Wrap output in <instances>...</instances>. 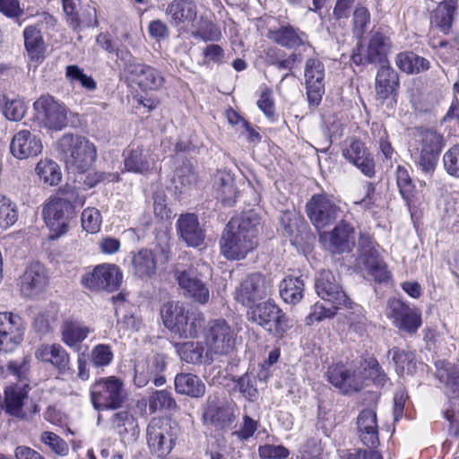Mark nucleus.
Masks as SVG:
<instances>
[{
	"label": "nucleus",
	"instance_id": "obj_1",
	"mask_svg": "<svg viewBox=\"0 0 459 459\" xmlns=\"http://www.w3.org/2000/svg\"><path fill=\"white\" fill-rule=\"evenodd\" d=\"M260 217L248 211L232 218L226 225L221 240V253L228 260H241L258 245Z\"/></svg>",
	"mask_w": 459,
	"mask_h": 459
},
{
	"label": "nucleus",
	"instance_id": "obj_2",
	"mask_svg": "<svg viewBox=\"0 0 459 459\" xmlns=\"http://www.w3.org/2000/svg\"><path fill=\"white\" fill-rule=\"evenodd\" d=\"M83 204L84 198L75 191L62 192L60 195L48 199L43 209V218L51 232V238L67 232L69 222L75 215V207Z\"/></svg>",
	"mask_w": 459,
	"mask_h": 459
},
{
	"label": "nucleus",
	"instance_id": "obj_3",
	"mask_svg": "<svg viewBox=\"0 0 459 459\" xmlns=\"http://www.w3.org/2000/svg\"><path fill=\"white\" fill-rule=\"evenodd\" d=\"M56 149L69 173H85L97 157L94 143L79 134H65L58 140Z\"/></svg>",
	"mask_w": 459,
	"mask_h": 459
},
{
	"label": "nucleus",
	"instance_id": "obj_4",
	"mask_svg": "<svg viewBox=\"0 0 459 459\" xmlns=\"http://www.w3.org/2000/svg\"><path fill=\"white\" fill-rule=\"evenodd\" d=\"M90 395L97 411L119 409L128 397L124 381L117 376L101 377L95 380L91 386Z\"/></svg>",
	"mask_w": 459,
	"mask_h": 459
},
{
	"label": "nucleus",
	"instance_id": "obj_5",
	"mask_svg": "<svg viewBox=\"0 0 459 459\" xmlns=\"http://www.w3.org/2000/svg\"><path fill=\"white\" fill-rule=\"evenodd\" d=\"M414 143L411 156L417 166L426 174L433 173L444 145L443 136L431 129H420L415 134Z\"/></svg>",
	"mask_w": 459,
	"mask_h": 459
},
{
	"label": "nucleus",
	"instance_id": "obj_6",
	"mask_svg": "<svg viewBox=\"0 0 459 459\" xmlns=\"http://www.w3.org/2000/svg\"><path fill=\"white\" fill-rule=\"evenodd\" d=\"M179 427L169 419L154 418L146 429L147 444L151 453L158 457L168 455L179 435Z\"/></svg>",
	"mask_w": 459,
	"mask_h": 459
},
{
	"label": "nucleus",
	"instance_id": "obj_7",
	"mask_svg": "<svg viewBox=\"0 0 459 459\" xmlns=\"http://www.w3.org/2000/svg\"><path fill=\"white\" fill-rule=\"evenodd\" d=\"M248 308V320L269 332L282 335L292 326L288 316L274 303H255Z\"/></svg>",
	"mask_w": 459,
	"mask_h": 459
},
{
	"label": "nucleus",
	"instance_id": "obj_8",
	"mask_svg": "<svg viewBox=\"0 0 459 459\" xmlns=\"http://www.w3.org/2000/svg\"><path fill=\"white\" fill-rule=\"evenodd\" d=\"M205 345L212 355H227L233 351L236 333L224 319L211 320L204 328Z\"/></svg>",
	"mask_w": 459,
	"mask_h": 459
},
{
	"label": "nucleus",
	"instance_id": "obj_9",
	"mask_svg": "<svg viewBox=\"0 0 459 459\" xmlns=\"http://www.w3.org/2000/svg\"><path fill=\"white\" fill-rule=\"evenodd\" d=\"M273 284L261 273H251L245 277L236 288L235 299L247 307L270 296Z\"/></svg>",
	"mask_w": 459,
	"mask_h": 459
},
{
	"label": "nucleus",
	"instance_id": "obj_10",
	"mask_svg": "<svg viewBox=\"0 0 459 459\" xmlns=\"http://www.w3.org/2000/svg\"><path fill=\"white\" fill-rule=\"evenodd\" d=\"M123 273L118 266L110 264H99L92 272L85 273L82 284L93 291L107 290L113 292L119 289Z\"/></svg>",
	"mask_w": 459,
	"mask_h": 459
},
{
	"label": "nucleus",
	"instance_id": "obj_11",
	"mask_svg": "<svg viewBox=\"0 0 459 459\" xmlns=\"http://www.w3.org/2000/svg\"><path fill=\"white\" fill-rule=\"evenodd\" d=\"M359 264L371 275L376 281L382 282L389 278L386 265L379 255V247L375 244L369 235L359 238Z\"/></svg>",
	"mask_w": 459,
	"mask_h": 459
},
{
	"label": "nucleus",
	"instance_id": "obj_12",
	"mask_svg": "<svg viewBox=\"0 0 459 459\" xmlns=\"http://www.w3.org/2000/svg\"><path fill=\"white\" fill-rule=\"evenodd\" d=\"M38 118L45 127L61 131L67 126V108L50 95H43L34 102Z\"/></svg>",
	"mask_w": 459,
	"mask_h": 459
},
{
	"label": "nucleus",
	"instance_id": "obj_13",
	"mask_svg": "<svg viewBox=\"0 0 459 459\" xmlns=\"http://www.w3.org/2000/svg\"><path fill=\"white\" fill-rule=\"evenodd\" d=\"M306 211L311 223L317 229L332 224L340 215V207L327 195H315L307 203Z\"/></svg>",
	"mask_w": 459,
	"mask_h": 459
},
{
	"label": "nucleus",
	"instance_id": "obj_14",
	"mask_svg": "<svg viewBox=\"0 0 459 459\" xmlns=\"http://www.w3.org/2000/svg\"><path fill=\"white\" fill-rule=\"evenodd\" d=\"M24 333V322L19 315L0 312V351L13 352L22 342Z\"/></svg>",
	"mask_w": 459,
	"mask_h": 459
},
{
	"label": "nucleus",
	"instance_id": "obj_15",
	"mask_svg": "<svg viewBox=\"0 0 459 459\" xmlns=\"http://www.w3.org/2000/svg\"><path fill=\"white\" fill-rule=\"evenodd\" d=\"M29 385L9 386L4 392L5 411L20 420H27L31 414L39 411V406L28 395Z\"/></svg>",
	"mask_w": 459,
	"mask_h": 459
},
{
	"label": "nucleus",
	"instance_id": "obj_16",
	"mask_svg": "<svg viewBox=\"0 0 459 459\" xmlns=\"http://www.w3.org/2000/svg\"><path fill=\"white\" fill-rule=\"evenodd\" d=\"M391 48V41L388 37L381 32H375L367 49L359 47L353 52L351 59L354 64L359 65L365 63L385 65L387 63V54Z\"/></svg>",
	"mask_w": 459,
	"mask_h": 459
},
{
	"label": "nucleus",
	"instance_id": "obj_17",
	"mask_svg": "<svg viewBox=\"0 0 459 459\" xmlns=\"http://www.w3.org/2000/svg\"><path fill=\"white\" fill-rule=\"evenodd\" d=\"M327 380L343 394L358 392L362 389L364 377L359 368L348 367L342 363L330 366L326 372Z\"/></svg>",
	"mask_w": 459,
	"mask_h": 459
},
{
	"label": "nucleus",
	"instance_id": "obj_18",
	"mask_svg": "<svg viewBox=\"0 0 459 459\" xmlns=\"http://www.w3.org/2000/svg\"><path fill=\"white\" fill-rule=\"evenodd\" d=\"M386 316L393 319L397 328L408 333H416L421 325L420 313L399 299L388 301Z\"/></svg>",
	"mask_w": 459,
	"mask_h": 459
},
{
	"label": "nucleus",
	"instance_id": "obj_19",
	"mask_svg": "<svg viewBox=\"0 0 459 459\" xmlns=\"http://www.w3.org/2000/svg\"><path fill=\"white\" fill-rule=\"evenodd\" d=\"M35 358L43 363L50 364L62 376L74 375L71 356L59 343L39 345L35 350Z\"/></svg>",
	"mask_w": 459,
	"mask_h": 459
},
{
	"label": "nucleus",
	"instance_id": "obj_20",
	"mask_svg": "<svg viewBox=\"0 0 459 459\" xmlns=\"http://www.w3.org/2000/svg\"><path fill=\"white\" fill-rule=\"evenodd\" d=\"M315 287L317 295L334 307L347 306L349 298L332 272L321 271L316 279Z\"/></svg>",
	"mask_w": 459,
	"mask_h": 459
},
{
	"label": "nucleus",
	"instance_id": "obj_21",
	"mask_svg": "<svg viewBox=\"0 0 459 459\" xmlns=\"http://www.w3.org/2000/svg\"><path fill=\"white\" fill-rule=\"evenodd\" d=\"M319 238L332 253H343L354 245L355 230L346 221H341L333 230L321 233Z\"/></svg>",
	"mask_w": 459,
	"mask_h": 459
},
{
	"label": "nucleus",
	"instance_id": "obj_22",
	"mask_svg": "<svg viewBox=\"0 0 459 459\" xmlns=\"http://www.w3.org/2000/svg\"><path fill=\"white\" fill-rule=\"evenodd\" d=\"M167 366V358L164 354H155L145 364L135 366L134 385L138 387L145 386L152 381L156 386L162 385L166 380L161 373Z\"/></svg>",
	"mask_w": 459,
	"mask_h": 459
},
{
	"label": "nucleus",
	"instance_id": "obj_23",
	"mask_svg": "<svg viewBox=\"0 0 459 459\" xmlns=\"http://www.w3.org/2000/svg\"><path fill=\"white\" fill-rule=\"evenodd\" d=\"M305 82L307 100L318 105L325 93V65L317 58H308L305 65Z\"/></svg>",
	"mask_w": 459,
	"mask_h": 459
},
{
	"label": "nucleus",
	"instance_id": "obj_24",
	"mask_svg": "<svg viewBox=\"0 0 459 459\" xmlns=\"http://www.w3.org/2000/svg\"><path fill=\"white\" fill-rule=\"evenodd\" d=\"M126 70L131 79L143 91H157L164 83V77L161 73L148 65L129 62Z\"/></svg>",
	"mask_w": 459,
	"mask_h": 459
},
{
	"label": "nucleus",
	"instance_id": "obj_25",
	"mask_svg": "<svg viewBox=\"0 0 459 459\" xmlns=\"http://www.w3.org/2000/svg\"><path fill=\"white\" fill-rule=\"evenodd\" d=\"M343 157L355 165L366 177L373 178L376 174L375 161L364 143L356 138L350 141L342 151Z\"/></svg>",
	"mask_w": 459,
	"mask_h": 459
},
{
	"label": "nucleus",
	"instance_id": "obj_26",
	"mask_svg": "<svg viewBox=\"0 0 459 459\" xmlns=\"http://www.w3.org/2000/svg\"><path fill=\"white\" fill-rule=\"evenodd\" d=\"M41 140L29 130H21L16 133L11 142L12 154L18 159L34 157L42 152Z\"/></svg>",
	"mask_w": 459,
	"mask_h": 459
},
{
	"label": "nucleus",
	"instance_id": "obj_27",
	"mask_svg": "<svg viewBox=\"0 0 459 459\" xmlns=\"http://www.w3.org/2000/svg\"><path fill=\"white\" fill-rule=\"evenodd\" d=\"M48 284V275L44 265L39 262L27 266L21 278V291L25 297H32L41 292Z\"/></svg>",
	"mask_w": 459,
	"mask_h": 459
},
{
	"label": "nucleus",
	"instance_id": "obj_28",
	"mask_svg": "<svg viewBox=\"0 0 459 459\" xmlns=\"http://www.w3.org/2000/svg\"><path fill=\"white\" fill-rule=\"evenodd\" d=\"M172 25L186 27L193 25L197 18V6L194 0H173L165 10Z\"/></svg>",
	"mask_w": 459,
	"mask_h": 459
},
{
	"label": "nucleus",
	"instance_id": "obj_29",
	"mask_svg": "<svg viewBox=\"0 0 459 459\" xmlns=\"http://www.w3.org/2000/svg\"><path fill=\"white\" fill-rule=\"evenodd\" d=\"M175 276L185 296L202 305L208 302L210 291L204 281L186 271L176 270Z\"/></svg>",
	"mask_w": 459,
	"mask_h": 459
},
{
	"label": "nucleus",
	"instance_id": "obj_30",
	"mask_svg": "<svg viewBox=\"0 0 459 459\" xmlns=\"http://www.w3.org/2000/svg\"><path fill=\"white\" fill-rule=\"evenodd\" d=\"M357 431L360 441L368 447L379 444L377 413L372 409H365L357 418Z\"/></svg>",
	"mask_w": 459,
	"mask_h": 459
},
{
	"label": "nucleus",
	"instance_id": "obj_31",
	"mask_svg": "<svg viewBox=\"0 0 459 459\" xmlns=\"http://www.w3.org/2000/svg\"><path fill=\"white\" fill-rule=\"evenodd\" d=\"M204 417L219 429L229 428L235 420L233 409L220 403L217 396L208 397Z\"/></svg>",
	"mask_w": 459,
	"mask_h": 459
},
{
	"label": "nucleus",
	"instance_id": "obj_32",
	"mask_svg": "<svg viewBox=\"0 0 459 459\" xmlns=\"http://www.w3.org/2000/svg\"><path fill=\"white\" fill-rule=\"evenodd\" d=\"M177 230L189 247H199L204 240V233L194 213L182 214L177 221Z\"/></svg>",
	"mask_w": 459,
	"mask_h": 459
},
{
	"label": "nucleus",
	"instance_id": "obj_33",
	"mask_svg": "<svg viewBox=\"0 0 459 459\" xmlns=\"http://www.w3.org/2000/svg\"><path fill=\"white\" fill-rule=\"evenodd\" d=\"M212 192L216 199L227 206H231L238 195L233 176L226 170L217 171L213 176Z\"/></svg>",
	"mask_w": 459,
	"mask_h": 459
},
{
	"label": "nucleus",
	"instance_id": "obj_34",
	"mask_svg": "<svg viewBox=\"0 0 459 459\" xmlns=\"http://www.w3.org/2000/svg\"><path fill=\"white\" fill-rule=\"evenodd\" d=\"M436 368V377L444 385L446 394L449 398L459 396V366L438 360Z\"/></svg>",
	"mask_w": 459,
	"mask_h": 459
},
{
	"label": "nucleus",
	"instance_id": "obj_35",
	"mask_svg": "<svg viewBox=\"0 0 459 459\" xmlns=\"http://www.w3.org/2000/svg\"><path fill=\"white\" fill-rule=\"evenodd\" d=\"M23 38L30 60L37 65L41 63L47 49L41 29L36 25H29L23 30Z\"/></svg>",
	"mask_w": 459,
	"mask_h": 459
},
{
	"label": "nucleus",
	"instance_id": "obj_36",
	"mask_svg": "<svg viewBox=\"0 0 459 459\" xmlns=\"http://www.w3.org/2000/svg\"><path fill=\"white\" fill-rule=\"evenodd\" d=\"M268 37L286 48H297L307 43V34L291 25H283L277 30H270Z\"/></svg>",
	"mask_w": 459,
	"mask_h": 459
},
{
	"label": "nucleus",
	"instance_id": "obj_37",
	"mask_svg": "<svg viewBox=\"0 0 459 459\" xmlns=\"http://www.w3.org/2000/svg\"><path fill=\"white\" fill-rule=\"evenodd\" d=\"M177 351L180 359L186 363L210 365L213 361V357L208 348H205L200 342L178 343Z\"/></svg>",
	"mask_w": 459,
	"mask_h": 459
},
{
	"label": "nucleus",
	"instance_id": "obj_38",
	"mask_svg": "<svg viewBox=\"0 0 459 459\" xmlns=\"http://www.w3.org/2000/svg\"><path fill=\"white\" fill-rule=\"evenodd\" d=\"M131 265L135 276L141 279L151 278L157 272V258L153 251L143 248L131 253Z\"/></svg>",
	"mask_w": 459,
	"mask_h": 459
},
{
	"label": "nucleus",
	"instance_id": "obj_39",
	"mask_svg": "<svg viewBox=\"0 0 459 459\" xmlns=\"http://www.w3.org/2000/svg\"><path fill=\"white\" fill-rule=\"evenodd\" d=\"M399 86L397 73L389 65H383L376 76V92L378 99L386 100L394 93Z\"/></svg>",
	"mask_w": 459,
	"mask_h": 459
},
{
	"label": "nucleus",
	"instance_id": "obj_40",
	"mask_svg": "<svg viewBox=\"0 0 459 459\" xmlns=\"http://www.w3.org/2000/svg\"><path fill=\"white\" fill-rule=\"evenodd\" d=\"M62 342L70 348L78 346L93 330L81 322L65 320L60 328Z\"/></svg>",
	"mask_w": 459,
	"mask_h": 459
},
{
	"label": "nucleus",
	"instance_id": "obj_41",
	"mask_svg": "<svg viewBox=\"0 0 459 459\" xmlns=\"http://www.w3.org/2000/svg\"><path fill=\"white\" fill-rule=\"evenodd\" d=\"M175 389L178 394L198 398L204 394L205 385L194 374L180 373L175 377Z\"/></svg>",
	"mask_w": 459,
	"mask_h": 459
},
{
	"label": "nucleus",
	"instance_id": "obj_42",
	"mask_svg": "<svg viewBox=\"0 0 459 459\" xmlns=\"http://www.w3.org/2000/svg\"><path fill=\"white\" fill-rule=\"evenodd\" d=\"M160 315L164 325L175 334L179 324L185 320L187 312H186L183 304L179 301L171 300L162 305Z\"/></svg>",
	"mask_w": 459,
	"mask_h": 459
},
{
	"label": "nucleus",
	"instance_id": "obj_43",
	"mask_svg": "<svg viewBox=\"0 0 459 459\" xmlns=\"http://www.w3.org/2000/svg\"><path fill=\"white\" fill-rule=\"evenodd\" d=\"M395 64L400 70L409 74H420L429 67L427 59L409 51L399 53L395 57Z\"/></svg>",
	"mask_w": 459,
	"mask_h": 459
},
{
	"label": "nucleus",
	"instance_id": "obj_44",
	"mask_svg": "<svg viewBox=\"0 0 459 459\" xmlns=\"http://www.w3.org/2000/svg\"><path fill=\"white\" fill-rule=\"evenodd\" d=\"M111 426L124 438L126 435L134 437L138 430L137 420L128 411H119L110 419Z\"/></svg>",
	"mask_w": 459,
	"mask_h": 459
},
{
	"label": "nucleus",
	"instance_id": "obj_45",
	"mask_svg": "<svg viewBox=\"0 0 459 459\" xmlns=\"http://www.w3.org/2000/svg\"><path fill=\"white\" fill-rule=\"evenodd\" d=\"M304 281L298 277H286L281 282L280 295L286 303L297 304L303 298Z\"/></svg>",
	"mask_w": 459,
	"mask_h": 459
},
{
	"label": "nucleus",
	"instance_id": "obj_46",
	"mask_svg": "<svg viewBox=\"0 0 459 459\" xmlns=\"http://www.w3.org/2000/svg\"><path fill=\"white\" fill-rule=\"evenodd\" d=\"M205 318L201 312H193L190 315H186L185 320H183L178 327L175 335L180 338H194L196 337L198 333L204 327Z\"/></svg>",
	"mask_w": 459,
	"mask_h": 459
},
{
	"label": "nucleus",
	"instance_id": "obj_47",
	"mask_svg": "<svg viewBox=\"0 0 459 459\" xmlns=\"http://www.w3.org/2000/svg\"><path fill=\"white\" fill-rule=\"evenodd\" d=\"M388 354L392 355V360L394 362L396 372L399 375L404 373L411 375L414 373L416 369V360L413 352L394 347L388 351Z\"/></svg>",
	"mask_w": 459,
	"mask_h": 459
},
{
	"label": "nucleus",
	"instance_id": "obj_48",
	"mask_svg": "<svg viewBox=\"0 0 459 459\" xmlns=\"http://www.w3.org/2000/svg\"><path fill=\"white\" fill-rule=\"evenodd\" d=\"M152 162L149 160L143 149L136 148L127 151L125 159V167L126 170L144 174L151 169Z\"/></svg>",
	"mask_w": 459,
	"mask_h": 459
},
{
	"label": "nucleus",
	"instance_id": "obj_49",
	"mask_svg": "<svg viewBox=\"0 0 459 459\" xmlns=\"http://www.w3.org/2000/svg\"><path fill=\"white\" fill-rule=\"evenodd\" d=\"M36 173L48 186H56L62 178L60 167L52 160H41L36 166Z\"/></svg>",
	"mask_w": 459,
	"mask_h": 459
},
{
	"label": "nucleus",
	"instance_id": "obj_50",
	"mask_svg": "<svg viewBox=\"0 0 459 459\" xmlns=\"http://www.w3.org/2000/svg\"><path fill=\"white\" fill-rule=\"evenodd\" d=\"M455 8L451 4H440L431 15V25L447 34L452 27Z\"/></svg>",
	"mask_w": 459,
	"mask_h": 459
},
{
	"label": "nucleus",
	"instance_id": "obj_51",
	"mask_svg": "<svg viewBox=\"0 0 459 459\" xmlns=\"http://www.w3.org/2000/svg\"><path fill=\"white\" fill-rule=\"evenodd\" d=\"M114 359L112 347L109 344L100 343L93 346L88 354V359L91 366L103 370L109 366Z\"/></svg>",
	"mask_w": 459,
	"mask_h": 459
},
{
	"label": "nucleus",
	"instance_id": "obj_52",
	"mask_svg": "<svg viewBox=\"0 0 459 459\" xmlns=\"http://www.w3.org/2000/svg\"><path fill=\"white\" fill-rule=\"evenodd\" d=\"M365 379H371L377 385H384L387 377L375 358L364 359L359 368Z\"/></svg>",
	"mask_w": 459,
	"mask_h": 459
},
{
	"label": "nucleus",
	"instance_id": "obj_53",
	"mask_svg": "<svg viewBox=\"0 0 459 459\" xmlns=\"http://www.w3.org/2000/svg\"><path fill=\"white\" fill-rule=\"evenodd\" d=\"M31 356L30 354L11 359L6 368L9 374L19 380H27L30 371Z\"/></svg>",
	"mask_w": 459,
	"mask_h": 459
},
{
	"label": "nucleus",
	"instance_id": "obj_54",
	"mask_svg": "<svg viewBox=\"0 0 459 459\" xmlns=\"http://www.w3.org/2000/svg\"><path fill=\"white\" fill-rule=\"evenodd\" d=\"M65 76L71 83L78 82L87 91H92L97 88V83L91 76L84 74L78 65H71L65 68Z\"/></svg>",
	"mask_w": 459,
	"mask_h": 459
},
{
	"label": "nucleus",
	"instance_id": "obj_55",
	"mask_svg": "<svg viewBox=\"0 0 459 459\" xmlns=\"http://www.w3.org/2000/svg\"><path fill=\"white\" fill-rule=\"evenodd\" d=\"M346 307L351 309L347 316L350 328L359 335L363 334L367 328L368 320L363 314L362 307L358 304H353L350 300Z\"/></svg>",
	"mask_w": 459,
	"mask_h": 459
},
{
	"label": "nucleus",
	"instance_id": "obj_56",
	"mask_svg": "<svg viewBox=\"0 0 459 459\" xmlns=\"http://www.w3.org/2000/svg\"><path fill=\"white\" fill-rule=\"evenodd\" d=\"M18 218L15 204L6 196L0 195V229L13 225Z\"/></svg>",
	"mask_w": 459,
	"mask_h": 459
},
{
	"label": "nucleus",
	"instance_id": "obj_57",
	"mask_svg": "<svg viewBox=\"0 0 459 459\" xmlns=\"http://www.w3.org/2000/svg\"><path fill=\"white\" fill-rule=\"evenodd\" d=\"M257 379L255 375L244 374L237 380V387L244 398L255 402L258 398Z\"/></svg>",
	"mask_w": 459,
	"mask_h": 459
},
{
	"label": "nucleus",
	"instance_id": "obj_58",
	"mask_svg": "<svg viewBox=\"0 0 459 459\" xmlns=\"http://www.w3.org/2000/svg\"><path fill=\"white\" fill-rule=\"evenodd\" d=\"M150 409L157 410H174L177 408V403L171 395V393L166 390L154 392L149 400Z\"/></svg>",
	"mask_w": 459,
	"mask_h": 459
},
{
	"label": "nucleus",
	"instance_id": "obj_59",
	"mask_svg": "<svg viewBox=\"0 0 459 459\" xmlns=\"http://www.w3.org/2000/svg\"><path fill=\"white\" fill-rule=\"evenodd\" d=\"M40 441L58 455L64 456L68 454L67 443L54 432L44 431L40 436Z\"/></svg>",
	"mask_w": 459,
	"mask_h": 459
},
{
	"label": "nucleus",
	"instance_id": "obj_60",
	"mask_svg": "<svg viewBox=\"0 0 459 459\" xmlns=\"http://www.w3.org/2000/svg\"><path fill=\"white\" fill-rule=\"evenodd\" d=\"M82 227L89 233H96L100 230L101 216L96 208H87L82 212Z\"/></svg>",
	"mask_w": 459,
	"mask_h": 459
},
{
	"label": "nucleus",
	"instance_id": "obj_61",
	"mask_svg": "<svg viewBox=\"0 0 459 459\" xmlns=\"http://www.w3.org/2000/svg\"><path fill=\"white\" fill-rule=\"evenodd\" d=\"M396 183L400 191V194L405 200H409L414 189V185L409 175L407 169L398 165L396 169Z\"/></svg>",
	"mask_w": 459,
	"mask_h": 459
},
{
	"label": "nucleus",
	"instance_id": "obj_62",
	"mask_svg": "<svg viewBox=\"0 0 459 459\" xmlns=\"http://www.w3.org/2000/svg\"><path fill=\"white\" fill-rule=\"evenodd\" d=\"M370 21L368 10L361 5H358L353 12V31L357 37H361Z\"/></svg>",
	"mask_w": 459,
	"mask_h": 459
},
{
	"label": "nucleus",
	"instance_id": "obj_63",
	"mask_svg": "<svg viewBox=\"0 0 459 459\" xmlns=\"http://www.w3.org/2000/svg\"><path fill=\"white\" fill-rule=\"evenodd\" d=\"M258 454L262 459H285L290 452L282 445L264 444L258 447Z\"/></svg>",
	"mask_w": 459,
	"mask_h": 459
},
{
	"label": "nucleus",
	"instance_id": "obj_64",
	"mask_svg": "<svg viewBox=\"0 0 459 459\" xmlns=\"http://www.w3.org/2000/svg\"><path fill=\"white\" fill-rule=\"evenodd\" d=\"M443 161L447 173L459 178V145L451 147L444 154Z\"/></svg>",
	"mask_w": 459,
	"mask_h": 459
}]
</instances>
